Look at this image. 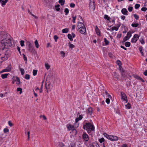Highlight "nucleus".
Here are the masks:
<instances>
[{
  "label": "nucleus",
  "mask_w": 147,
  "mask_h": 147,
  "mask_svg": "<svg viewBox=\"0 0 147 147\" xmlns=\"http://www.w3.org/2000/svg\"><path fill=\"white\" fill-rule=\"evenodd\" d=\"M75 144H70L68 147H74Z\"/></svg>",
  "instance_id": "63"
},
{
  "label": "nucleus",
  "mask_w": 147,
  "mask_h": 147,
  "mask_svg": "<svg viewBox=\"0 0 147 147\" xmlns=\"http://www.w3.org/2000/svg\"><path fill=\"white\" fill-rule=\"evenodd\" d=\"M131 25L133 27H137L138 26L139 24L138 23H133L131 24Z\"/></svg>",
  "instance_id": "31"
},
{
  "label": "nucleus",
  "mask_w": 147,
  "mask_h": 147,
  "mask_svg": "<svg viewBox=\"0 0 147 147\" xmlns=\"http://www.w3.org/2000/svg\"><path fill=\"white\" fill-rule=\"evenodd\" d=\"M68 44H69V47L71 48L72 49L75 47L74 45L73 44H71L70 42H69Z\"/></svg>",
  "instance_id": "40"
},
{
  "label": "nucleus",
  "mask_w": 147,
  "mask_h": 147,
  "mask_svg": "<svg viewBox=\"0 0 147 147\" xmlns=\"http://www.w3.org/2000/svg\"><path fill=\"white\" fill-rule=\"evenodd\" d=\"M8 123L9 125L10 126V127H12L13 125V124L11 123V121H9L8 122Z\"/></svg>",
  "instance_id": "56"
},
{
  "label": "nucleus",
  "mask_w": 147,
  "mask_h": 147,
  "mask_svg": "<svg viewBox=\"0 0 147 147\" xmlns=\"http://www.w3.org/2000/svg\"><path fill=\"white\" fill-rule=\"evenodd\" d=\"M8 74H2L1 75V77L2 79H4L6 78L7 77Z\"/></svg>",
  "instance_id": "23"
},
{
  "label": "nucleus",
  "mask_w": 147,
  "mask_h": 147,
  "mask_svg": "<svg viewBox=\"0 0 147 147\" xmlns=\"http://www.w3.org/2000/svg\"><path fill=\"white\" fill-rule=\"evenodd\" d=\"M26 46L28 47V50L30 52H32L33 50V47L29 41H28L26 42Z\"/></svg>",
  "instance_id": "6"
},
{
  "label": "nucleus",
  "mask_w": 147,
  "mask_h": 147,
  "mask_svg": "<svg viewBox=\"0 0 147 147\" xmlns=\"http://www.w3.org/2000/svg\"><path fill=\"white\" fill-rule=\"evenodd\" d=\"M133 8V7H129L128 9V11L130 12L131 11H132Z\"/></svg>",
  "instance_id": "58"
},
{
  "label": "nucleus",
  "mask_w": 147,
  "mask_h": 147,
  "mask_svg": "<svg viewBox=\"0 0 147 147\" xmlns=\"http://www.w3.org/2000/svg\"><path fill=\"white\" fill-rule=\"evenodd\" d=\"M144 74L146 76H147V70H146L144 73Z\"/></svg>",
  "instance_id": "64"
},
{
  "label": "nucleus",
  "mask_w": 147,
  "mask_h": 147,
  "mask_svg": "<svg viewBox=\"0 0 147 147\" xmlns=\"http://www.w3.org/2000/svg\"><path fill=\"white\" fill-rule=\"evenodd\" d=\"M17 49L19 51V53L21 55L20 48L18 46H17Z\"/></svg>",
  "instance_id": "62"
},
{
  "label": "nucleus",
  "mask_w": 147,
  "mask_h": 147,
  "mask_svg": "<svg viewBox=\"0 0 147 147\" xmlns=\"http://www.w3.org/2000/svg\"><path fill=\"white\" fill-rule=\"evenodd\" d=\"M82 137L83 139L85 141L87 142L89 140L88 136L86 133L84 132L83 133L82 136Z\"/></svg>",
  "instance_id": "8"
},
{
  "label": "nucleus",
  "mask_w": 147,
  "mask_h": 147,
  "mask_svg": "<svg viewBox=\"0 0 147 147\" xmlns=\"http://www.w3.org/2000/svg\"><path fill=\"white\" fill-rule=\"evenodd\" d=\"M147 10V8L145 7H143L141 9V10L142 11H145Z\"/></svg>",
  "instance_id": "57"
},
{
  "label": "nucleus",
  "mask_w": 147,
  "mask_h": 147,
  "mask_svg": "<svg viewBox=\"0 0 147 147\" xmlns=\"http://www.w3.org/2000/svg\"><path fill=\"white\" fill-rule=\"evenodd\" d=\"M60 53L61 54H62L63 55L62 57H64L65 56V54L63 51H61L60 52Z\"/></svg>",
  "instance_id": "60"
},
{
  "label": "nucleus",
  "mask_w": 147,
  "mask_h": 147,
  "mask_svg": "<svg viewBox=\"0 0 147 147\" xmlns=\"http://www.w3.org/2000/svg\"><path fill=\"white\" fill-rule=\"evenodd\" d=\"M113 75V77L114 78L117 79H118L119 76V75L117 73L115 72L114 73Z\"/></svg>",
  "instance_id": "22"
},
{
  "label": "nucleus",
  "mask_w": 147,
  "mask_h": 147,
  "mask_svg": "<svg viewBox=\"0 0 147 147\" xmlns=\"http://www.w3.org/2000/svg\"><path fill=\"white\" fill-rule=\"evenodd\" d=\"M126 107L128 109H129L131 108V105L130 104L128 103L127 105H125Z\"/></svg>",
  "instance_id": "38"
},
{
  "label": "nucleus",
  "mask_w": 147,
  "mask_h": 147,
  "mask_svg": "<svg viewBox=\"0 0 147 147\" xmlns=\"http://www.w3.org/2000/svg\"><path fill=\"white\" fill-rule=\"evenodd\" d=\"M9 130L8 129L5 128L4 129L3 131L4 133H6L9 132Z\"/></svg>",
  "instance_id": "51"
},
{
  "label": "nucleus",
  "mask_w": 147,
  "mask_h": 147,
  "mask_svg": "<svg viewBox=\"0 0 147 147\" xmlns=\"http://www.w3.org/2000/svg\"><path fill=\"white\" fill-rule=\"evenodd\" d=\"M117 64L119 66L121 65V61L119 60H118L117 61Z\"/></svg>",
  "instance_id": "61"
},
{
  "label": "nucleus",
  "mask_w": 147,
  "mask_h": 147,
  "mask_svg": "<svg viewBox=\"0 0 147 147\" xmlns=\"http://www.w3.org/2000/svg\"><path fill=\"white\" fill-rule=\"evenodd\" d=\"M37 70H34V69L33 70V75L34 76H36L37 74Z\"/></svg>",
  "instance_id": "39"
},
{
  "label": "nucleus",
  "mask_w": 147,
  "mask_h": 147,
  "mask_svg": "<svg viewBox=\"0 0 147 147\" xmlns=\"http://www.w3.org/2000/svg\"><path fill=\"white\" fill-rule=\"evenodd\" d=\"M121 99H123L126 102H127V96L123 92H121Z\"/></svg>",
  "instance_id": "9"
},
{
  "label": "nucleus",
  "mask_w": 147,
  "mask_h": 147,
  "mask_svg": "<svg viewBox=\"0 0 147 147\" xmlns=\"http://www.w3.org/2000/svg\"><path fill=\"white\" fill-rule=\"evenodd\" d=\"M104 18L105 19H107V20L109 21L110 22V18L107 15H104Z\"/></svg>",
  "instance_id": "29"
},
{
  "label": "nucleus",
  "mask_w": 147,
  "mask_h": 147,
  "mask_svg": "<svg viewBox=\"0 0 147 147\" xmlns=\"http://www.w3.org/2000/svg\"><path fill=\"white\" fill-rule=\"evenodd\" d=\"M47 84H45V88H46L47 90V92H48V89H51L53 87L52 85L50 83H49L48 84V86H47Z\"/></svg>",
  "instance_id": "16"
},
{
  "label": "nucleus",
  "mask_w": 147,
  "mask_h": 147,
  "mask_svg": "<svg viewBox=\"0 0 147 147\" xmlns=\"http://www.w3.org/2000/svg\"><path fill=\"white\" fill-rule=\"evenodd\" d=\"M90 7L92 9L94 10L95 8V4L94 2H92V3L91 2L89 4Z\"/></svg>",
  "instance_id": "13"
},
{
  "label": "nucleus",
  "mask_w": 147,
  "mask_h": 147,
  "mask_svg": "<svg viewBox=\"0 0 147 147\" xmlns=\"http://www.w3.org/2000/svg\"><path fill=\"white\" fill-rule=\"evenodd\" d=\"M104 39V42H105V45H108L109 44V42L106 38H105Z\"/></svg>",
  "instance_id": "37"
},
{
  "label": "nucleus",
  "mask_w": 147,
  "mask_h": 147,
  "mask_svg": "<svg viewBox=\"0 0 147 147\" xmlns=\"http://www.w3.org/2000/svg\"><path fill=\"white\" fill-rule=\"evenodd\" d=\"M67 37L70 41H72L73 40L72 37L70 34H68L67 35Z\"/></svg>",
  "instance_id": "26"
},
{
  "label": "nucleus",
  "mask_w": 147,
  "mask_h": 147,
  "mask_svg": "<svg viewBox=\"0 0 147 147\" xmlns=\"http://www.w3.org/2000/svg\"><path fill=\"white\" fill-rule=\"evenodd\" d=\"M112 28L113 29V30H115L116 31H117L118 30V27L114 26Z\"/></svg>",
  "instance_id": "59"
},
{
  "label": "nucleus",
  "mask_w": 147,
  "mask_h": 147,
  "mask_svg": "<svg viewBox=\"0 0 147 147\" xmlns=\"http://www.w3.org/2000/svg\"><path fill=\"white\" fill-rule=\"evenodd\" d=\"M7 1L8 0H0V3H1V6L3 7L5 5Z\"/></svg>",
  "instance_id": "15"
},
{
  "label": "nucleus",
  "mask_w": 147,
  "mask_h": 147,
  "mask_svg": "<svg viewBox=\"0 0 147 147\" xmlns=\"http://www.w3.org/2000/svg\"><path fill=\"white\" fill-rule=\"evenodd\" d=\"M80 29L79 30V32L82 34H86V28L85 27H83L80 28Z\"/></svg>",
  "instance_id": "10"
},
{
  "label": "nucleus",
  "mask_w": 147,
  "mask_h": 147,
  "mask_svg": "<svg viewBox=\"0 0 147 147\" xmlns=\"http://www.w3.org/2000/svg\"><path fill=\"white\" fill-rule=\"evenodd\" d=\"M105 92L106 94L108 95V97L109 98H111V96L109 94V93L107 92V91L106 90H105Z\"/></svg>",
  "instance_id": "50"
},
{
  "label": "nucleus",
  "mask_w": 147,
  "mask_h": 147,
  "mask_svg": "<svg viewBox=\"0 0 147 147\" xmlns=\"http://www.w3.org/2000/svg\"><path fill=\"white\" fill-rule=\"evenodd\" d=\"M45 67L47 69H49L50 67V66L48 63H46L45 65Z\"/></svg>",
  "instance_id": "30"
},
{
  "label": "nucleus",
  "mask_w": 147,
  "mask_h": 147,
  "mask_svg": "<svg viewBox=\"0 0 147 147\" xmlns=\"http://www.w3.org/2000/svg\"><path fill=\"white\" fill-rule=\"evenodd\" d=\"M77 27L78 29H80V28L85 27L84 24L82 22H78Z\"/></svg>",
  "instance_id": "11"
},
{
  "label": "nucleus",
  "mask_w": 147,
  "mask_h": 147,
  "mask_svg": "<svg viewBox=\"0 0 147 147\" xmlns=\"http://www.w3.org/2000/svg\"><path fill=\"white\" fill-rule=\"evenodd\" d=\"M11 65L8 66V67L6 68V69L8 71H9L11 70Z\"/></svg>",
  "instance_id": "49"
},
{
  "label": "nucleus",
  "mask_w": 147,
  "mask_h": 147,
  "mask_svg": "<svg viewBox=\"0 0 147 147\" xmlns=\"http://www.w3.org/2000/svg\"><path fill=\"white\" fill-rule=\"evenodd\" d=\"M95 30L97 34L99 36H100V31L97 26H96Z\"/></svg>",
  "instance_id": "20"
},
{
  "label": "nucleus",
  "mask_w": 147,
  "mask_h": 147,
  "mask_svg": "<svg viewBox=\"0 0 147 147\" xmlns=\"http://www.w3.org/2000/svg\"><path fill=\"white\" fill-rule=\"evenodd\" d=\"M58 2L61 5H63L65 4V0H59Z\"/></svg>",
  "instance_id": "21"
},
{
  "label": "nucleus",
  "mask_w": 147,
  "mask_h": 147,
  "mask_svg": "<svg viewBox=\"0 0 147 147\" xmlns=\"http://www.w3.org/2000/svg\"><path fill=\"white\" fill-rule=\"evenodd\" d=\"M13 80H15V81H17L18 82V83H16L17 84H20V79L17 76H16V77H14L13 78Z\"/></svg>",
  "instance_id": "19"
},
{
  "label": "nucleus",
  "mask_w": 147,
  "mask_h": 147,
  "mask_svg": "<svg viewBox=\"0 0 147 147\" xmlns=\"http://www.w3.org/2000/svg\"><path fill=\"white\" fill-rule=\"evenodd\" d=\"M105 139L103 138H102L99 140V141L100 143H102V142H104Z\"/></svg>",
  "instance_id": "46"
},
{
  "label": "nucleus",
  "mask_w": 147,
  "mask_h": 147,
  "mask_svg": "<svg viewBox=\"0 0 147 147\" xmlns=\"http://www.w3.org/2000/svg\"><path fill=\"white\" fill-rule=\"evenodd\" d=\"M12 38L7 37L3 38L0 42V49L3 50L5 49H7L9 47H13L14 43L12 41Z\"/></svg>",
  "instance_id": "1"
},
{
  "label": "nucleus",
  "mask_w": 147,
  "mask_h": 147,
  "mask_svg": "<svg viewBox=\"0 0 147 147\" xmlns=\"http://www.w3.org/2000/svg\"><path fill=\"white\" fill-rule=\"evenodd\" d=\"M20 70L21 72V73L22 75H23L24 73V69L23 68H20Z\"/></svg>",
  "instance_id": "45"
},
{
  "label": "nucleus",
  "mask_w": 147,
  "mask_h": 147,
  "mask_svg": "<svg viewBox=\"0 0 147 147\" xmlns=\"http://www.w3.org/2000/svg\"><path fill=\"white\" fill-rule=\"evenodd\" d=\"M60 6V5L59 4H58L55 6V8L57 11H59L60 10V8H59Z\"/></svg>",
  "instance_id": "25"
},
{
  "label": "nucleus",
  "mask_w": 147,
  "mask_h": 147,
  "mask_svg": "<svg viewBox=\"0 0 147 147\" xmlns=\"http://www.w3.org/2000/svg\"><path fill=\"white\" fill-rule=\"evenodd\" d=\"M24 40H22L20 41V45L22 47L24 46Z\"/></svg>",
  "instance_id": "41"
},
{
  "label": "nucleus",
  "mask_w": 147,
  "mask_h": 147,
  "mask_svg": "<svg viewBox=\"0 0 147 147\" xmlns=\"http://www.w3.org/2000/svg\"><path fill=\"white\" fill-rule=\"evenodd\" d=\"M120 71L122 77L123 78H125L127 77L128 74L127 73V71L125 70L123 68H120Z\"/></svg>",
  "instance_id": "5"
},
{
  "label": "nucleus",
  "mask_w": 147,
  "mask_h": 147,
  "mask_svg": "<svg viewBox=\"0 0 147 147\" xmlns=\"http://www.w3.org/2000/svg\"><path fill=\"white\" fill-rule=\"evenodd\" d=\"M139 36L137 34H135L132 38L131 42L132 43H136L138 39Z\"/></svg>",
  "instance_id": "7"
},
{
  "label": "nucleus",
  "mask_w": 147,
  "mask_h": 147,
  "mask_svg": "<svg viewBox=\"0 0 147 147\" xmlns=\"http://www.w3.org/2000/svg\"><path fill=\"white\" fill-rule=\"evenodd\" d=\"M59 38L57 35H55L54 36V38L55 42H57V40Z\"/></svg>",
  "instance_id": "47"
},
{
  "label": "nucleus",
  "mask_w": 147,
  "mask_h": 147,
  "mask_svg": "<svg viewBox=\"0 0 147 147\" xmlns=\"http://www.w3.org/2000/svg\"><path fill=\"white\" fill-rule=\"evenodd\" d=\"M72 18H73V20L72 22L74 23H76V16H73L72 17Z\"/></svg>",
  "instance_id": "42"
},
{
  "label": "nucleus",
  "mask_w": 147,
  "mask_h": 147,
  "mask_svg": "<svg viewBox=\"0 0 147 147\" xmlns=\"http://www.w3.org/2000/svg\"><path fill=\"white\" fill-rule=\"evenodd\" d=\"M134 77L136 79L140 80L143 82H144V80L141 77L138 76L137 75H135L134 76Z\"/></svg>",
  "instance_id": "17"
},
{
  "label": "nucleus",
  "mask_w": 147,
  "mask_h": 147,
  "mask_svg": "<svg viewBox=\"0 0 147 147\" xmlns=\"http://www.w3.org/2000/svg\"><path fill=\"white\" fill-rule=\"evenodd\" d=\"M67 128L68 130H72L75 132V135L77 134V131L75 129V127L71 124H69L67 125Z\"/></svg>",
  "instance_id": "4"
},
{
  "label": "nucleus",
  "mask_w": 147,
  "mask_h": 147,
  "mask_svg": "<svg viewBox=\"0 0 147 147\" xmlns=\"http://www.w3.org/2000/svg\"><path fill=\"white\" fill-rule=\"evenodd\" d=\"M139 50H140V52L141 53L142 55H143L144 53L142 51L143 50V48L142 47H140L139 48Z\"/></svg>",
  "instance_id": "32"
},
{
  "label": "nucleus",
  "mask_w": 147,
  "mask_h": 147,
  "mask_svg": "<svg viewBox=\"0 0 147 147\" xmlns=\"http://www.w3.org/2000/svg\"><path fill=\"white\" fill-rule=\"evenodd\" d=\"M25 78L26 80L29 79L30 78V75L28 74H26L25 77Z\"/></svg>",
  "instance_id": "44"
},
{
  "label": "nucleus",
  "mask_w": 147,
  "mask_h": 147,
  "mask_svg": "<svg viewBox=\"0 0 147 147\" xmlns=\"http://www.w3.org/2000/svg\"><path fill=\"white\" fill-rule=\"evenodd\" d=\"M70 6L71 7L74 8L75 7V5L74 3H71L70 4Z\"/></svg>",
  "instance_id": "53"
},
{
  "label": "nucleus",
  "mask_w": 147,
  "mask_h": 147,
  "mask_svg": "<svg viewBox=\"0 0 147 147\" xmlns=\"http://www.w3.org/2000/svg\"><path fill=\"white\" fill-rule=\"evenodd\" d=\"M133 15L135 19L136 20H138V19L139 16H138L136 14H134Z\"/></svg>",
  "instance_id": "52"
},
{
  "label": "nucleus",
  "mask_w": 147,
  "mask_h": 147,
  "mask_svg": "<svg viewBox=\"0 0 147 147\" xmlns=\"http://www.w3.org/2000/svg\"><path fill=\"white\" fill-rule=\"evenodd\" d=\"M125 45L126 47H129L130 46V43L129 42H125Z\"/></svg>",
  "instance_id": "33"
},
{
  "label": "nucleus",
  "mask_w": 147,
  "mask_h": 147,
  "mask_svg": "<svg viewBox=\"0 0 147 147\" xmlns=\"http://www.w3.org/2000/svg\"><path fill=\"white\" fill-rule=\"evenodd\" d=\"M9 57V53L8 52V50L6 51L5 53V55H3L1 56L0 58L2 60V61H1V63H2L3 61H5L7 60Z\"/></svg>",
  "instance_id": "3"
},
{
  "label": "nucleus",
  "mask_w": 147,
  "mask_h": 147,
  "mask_svg": "<svg viewBox=\"0 0 147 147\" xmlns=\"http://www.w3.org/2000/svg\"><path fill=\"white\" fill-rule=\"evenodd\" d=\"M140 6V5L138 4H136L135 5V7L136 9H137Z\"/></svg>",
  "instance_id": "48"
},
{
  "label": "nucleus",
  "mask_w": 147,
  "mask_h": 147,
  "mask_svg": "<svg viewBox=\"0 0 147 147\" xmlns=\"http://www.w3.org/2000/svg\"><path fill=\"white\" fill-rule=\"evenodd\" d=\"M83 128L86 130L88 133H90L91 131H94V126L90 123H86L83 124Z\"/></svg>",
  "instance_id": "2"
},
{
  "label": "nucleus",
  "mask_w": 147,
  "mask_h": 147,
  "mask_svg": "<svg viewBox=\"0 0 147 147\" xmlns=\"http://www.w3.org/2000/svg\"><path fill=\"white\" fill-rule=\"evenodd\" d=\"M64 12L65 13V15H67L69 12L68 9L67 8H65V9Z\"/></svg>",
  "instance_id": "36"
},
{
  "label": "nucleus",
  "mask_w": 147,
  "mask_h": 147,
  "mask_svg": "<svg viewBox=\"0 0 147 147\" xmlns=\"http://www.w3.org/2000/svg\"><path fill=\"white\" fill-rule=\"evenodd\" d=\"M23 58H24V60L25 61H27V58L26 57L25 55L24 54H23Z\"/></svg>",
  "instance_id": "54"
},
{
  "label": "nucleus",
  "mask_w": 147,
  "mask_h": 147,
  "mask_svg": "<svg viewBox=\"0 0 147 147\" xmlns=\"http://www.w3.org/2000/svg\"><path fill=\"white\" fill-rule=\"evenodd\" d=\"M109 98H108L106 99V102L107 103V104H109L110 103V100Z\"/></svg>",
  "instance_id": "55"
},
{
  "label": "nucleus",
  "mask_w": 147,
  "mask_h": 147,
  "mask_svg": "<svg viewBox=\"0 0 147 147\" xmlns=\"http://www.w3.org/2000/svg\"><path fill=\"white\" fill-rule=\"evenodd\" d=\"M92 109L91 107H90L87 110L86 112L88 114L91 115L92 114Z\"/></svg>",
  "instance_id": "14"
},
{
  "label": "nucleus",
  "mask_w": 147,
  "mask_h": 147,
  "mask_svg": "<svg viewBox=\"0 0 147 147\" xmlns=\"http://www.w3.org/2000/svg\"><path fill=\"white\" fill-rule=\"evenodd\" d=\"M69 31L68 29L67 28L64 29L62 30V32L63 33H67Z\"/></svg>",
  "instance_id": "24"
},
{
  "label": "nucleus",
  "mask_w": 147,
  "mask_h": 147,
  "mask_svg": "<svg viewBox=\"0 0 147 147\" xmlns=\"http://www.w3.org/2000/svg\"><path fill=\"white\" fill-rule=\"evenodd\" d=\"M128 37V38H129L131 36V32L129 31L127 33V35L126 36Z\"/></svg>",
  "instance_id": "28"
},
{
  "label": "nucleus",
  "mask_w": 147,
  "mask_h": 147,
  "mask_svg": "<svg viewBox=\"0 0 147 147\" xmlns=\"http://www.w3.org/2000/svg\"><path fill=\"white\" fill-rule=\"evenodd\" d=\"M103 135H104V136L105 137H106L107 139L109 140V139L110 138V135H109L106 133H104Z\"/></svg>",
  "instance_id": "27"
},
{
  "label": "nucleus",
  "mask_w": 147,
  "mask_h": 147,
  "mask_svg": "<svg viewBox=\"0 0 147 147\" xmlns=\"http://www.w3.org/2000/svg\"><path fill=\"white\" fill-rule=\"evenodd\" d=\"M18 91H20V94L22 93V89L20 88H18L17 89Z\"/></svg>",
  "instance_id": "43"
},
{
  "label": "nucleus",
  "mask_w": 147,
  "mask_h": 147,
  "mask_svg": "<svg viewBox=\"0 0 147 147\" xmlns=\"http://www.w3.org/2000/svg\"><path fill=\"white\" fill-rule=\"evenodd\" d=\"M122 13L124 15H127L128 11L127 9L125 8H123L122 9L121 11Z\"/></svg>",
  "instance_id": "18"
},
{
  "label": "nucleus",
  "mask_w": 147,
  "mask_h": 147,
  "mask_svg": "<svg viewBox=\"0 0 147 147\" xmlns=\"http://www.w3.org/2000/svg\"><path fill=\"white\" fill-rule=\"evenodd\" d=\"M110 137L109 140L112 141H117L118 140V137L116 136L110 135Z\"/></svg>",
  "instance_id": "12"
},
{
  "label": "nucleus",
  "mask_w": 147,
  "mask_h": 147,
  "mask_svg": "<svg viewBox=\"0 0 147 147\" xmlns=\"http://www.w3.org/2000/svg\"><path fill=\"white\" fill-rule=\"evenodd\" d=\"M35 43L36 47V48H38L39 46V45L38 44V41L37 40H36L35 41Z\"/></svg>",
  "instance_id": "34"
},
{
  "label": "nucleus",
  "mask_w": 147,
  "mask_h": 147,
  "mask_svg": "<svg viewBox=\"0 0 147 147\" xmlns=\"http://www.w3.org/2000/svg\"><path fill=\"white\" fill-rule=\"evenodd\" d=\"M129 38H128V37L126 36L123 39L122 42H123L126 41L127 40H128Z\"/></svg>",
  "instance_id": "35"
}]
</instances>
